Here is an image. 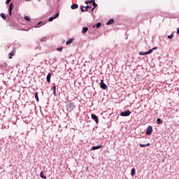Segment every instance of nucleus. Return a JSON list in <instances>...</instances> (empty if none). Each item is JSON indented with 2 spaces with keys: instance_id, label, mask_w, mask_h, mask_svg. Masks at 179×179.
I'll return each instance as SVG.
<instances>
[{
  "instance_id": "3",
  "label": "nucleus",
  "mask_w": 179,
  "mask_h": 179,
  "mask_svg": "<svg viewBox=\"0 0 179 179\" xmlns=\"http://www.w3.org/2000/svg\"><path fill=\"white\" fill-rule=\"evenodd\" d=\"M152 132H153V127L152 126H148V127L146 129L145 134L152 135Z\"/></svg>"
},
{
  "instance_id": "12",
  "label": "nucleus",
  "mask_w": 179,
  "mask_h": 179,
  "mask_svg": "<svg viewBox=\"0 0 179 179\" xmlns=\"http://www.w3.org/2000/svg\"><path fill=\"white\" fill-rule=\"evenodd\" d=\"M139 146L141 148H146L148 146H150V143H148L147 144H139Z\"/></svg>"
},
{
  "instance_id": "25",
  "label": "nucleus",
  "mask_w": 179,
  "mask_h": 179,
  "mask_svg": "<svg viewBox=\"0 0 179 179\" xmlns=\"http://www.w3.org/2000/svg\"><path fill=\"white\" fill-rule=\"evenodd\" d=\"M173 37H174V35H173V34L168 36V38H169L170 40H171V38H173Z\"/></svg>"
},
{
  "instance_id": "21",
  "label": "nucleus",
  "mask_w": 179,
  "mask_h": 179,
  "mask_svg": "<svg viewBox=\"0 0 179 179\" xmlns=\"http://www.w3.org/2000/svg\"><path fill=\"white\" fill-rule=\"evenodd\" d=\"M157 123L160 125L161 124H163V120H162V119L160 118H157Z\"/></svg>"
},
{
  "instance_id": "37",
  "label": "nucleus",
  "mask_w": 179,
  "mask_h": 179,
  "mask_svg": "<svg viewBox=\"0 0 179 179\" xmlns=\"http://www.w3.org/2000/svg\"><path fill=\"white\" fill-rule=\"evenodd\" d=\"M41 115H43V113H41Z\"/></svg>"
},
{
  "instance_id": "7",
  "label": "nucleus",
  "mask_w": 179,
  "mask_h": 179,
  "mask_svg": "<svg viewBox=\"0 0 179 179\" xmlns=\"http://www.w3.org/2000/svg\"><path fill=\"white\" fill-rule=\"evenodd\" d=\"M101 148H103V145H96V146L92 147L90 150H97L98 149H101Z\"/></svg>"
},
{
  "instance_id": "10",
  "label": "nucleus",
  "mask_w": 179,
  "mask_h": 179,
  "mask_svg": "<svg viewBox=\"0 0 179 179\" xmlns=\"http://www.w3.org/2000/svg\"><path fill=\"white\" fill-rule=\"evenodd\" d=\"M13 5V3H10V6H9V9H8V12H9V15L12 16V6Z\"/></svg>"
},
{
  "instance_id": "11",
  "label": "nucleus",
  "mask_w": 179,
  "mask_h": 179,
  "mask_svg": "<svg viewBox=\"0 0 179 179\" xmlns=\"http://www.w3.org/2000/svg\"><path fill=\"white\" fill-rule=\"evenodd\" d=\"M52 92H53L54 96H57V94H56L57 87H56L55 85H54V86L52 87Z\"/></svg>"
},
{
  "instance_id": "31",
  "label": "nucleus",
  "mask_w": 179,
  "mask_h": 179,
  "mask_svg": "<svg viewBox=\"0 0 179 179\" xmlns=\"http://www.w3.org/2000/svg\"><path fill=\"white\" fill-rule=\"evenodd\" d=\"M57 50V51H60L61 52V51H62V48H58Z\"/></svg>"
},
{
  "instance_id": "13",
  "label": "nucleus",
  "mask_w": 179,
  "mask_h": 179,
  "mask_svg": "<svg viewBox=\"0 0 179 179\" xmlns=\"http://www.w3.org/2000/svg\"><path fill=\"white\" fill-rule=\"evenodd\" d=\"M87 30H89V28H87V27H83V30H82L83 34H85L87 33Z\"/></svg>"
},
{
  "instance_id": "23",
  "label": "nucleus",
  "mask_w": 179,
  "mask_h": 179,
  "mask_svg": "<svg viewBox=\"0 0 179 179\" xmlns=\"http://www.w3.org/2000/svg\"><path fill=\"white\" fill-rule=\"evenodd\" d=\"M0 16L2 17V19H3V20H6V16L4 13H1Z\"/></svg>"
},
{
  "instance_id": "14",
  "label": "nucleus",
  "mask_w": 179,
  "mask_h": 179,
  "mask_svg": "<svg viewBox=\"0 0 179 179\" xmlns=\"http://www.w3.org/2000/svg\"><path fill=\"white\" fill-rule=\"evenodd\" d=\"M92 6H94V8L92 10V12H93L94 10V9H96V8H97V3H96V1H93L92 3Z\"/></svg>"
},
{
  "instance_id": "33",
  "label": "nucleus",
  "mask_w": 179,
  "mask_h": 179,
  "mask_svg": "<svg viewBox=\"0 0 179 179\" xmlns=\"http://www.w3.org/2000/svg\"><path fill=\"white\" fill-rule=\"evenodd\" d=\"M39 24H41V22H40L38 23V25H39Z\"/></svg>"
},
{
  "instance_id": "28",
  "label": "nucleus",
  "mask_w": 179,
  "mask_h": 179,
  "mask_svg": "<svg viewBox=\"0 0 179 179\" xmlns=\"http://www.w3.org/2000/svg\"><path fill=\"white\" fill-rule=\"evenodd\" d=\"M54 19H55V18H54V17H50L49 18V22H52V20H54Z\"/></svg>"
},
{
  "instance_id": "20",
  "label": "nucleus",
  "mask_w": 179,
  "mask_h": 179,
  "mask_svg": "<svg viewBox=\"0 0 179 179\" xmlns=\"http://www.w3.org/2000/svg\"><path fill=\"white\" fill-rule=\"evenodd\" d=\"M72 41H73V38L69 39V40L66 42V45H69V44H71Z\"/></svg>"
},
{
  "instance_id": "2",
  "label": "nucleus",
  "mask_w": 179,
  "mask_h": 179,
  "mask_svg": "<svg viewBox=\"0 0 179 179\" xmlns=\"http://www.w3.org/2000/svg\"><path fill=\"white\" fill-rule=\"evenodd\" d=\"M66 110L69 113H71V111H73L75 110V103H70L66 106Z\"/></svg>"
},
{
  "instance_id": "32",
  "label": "nucleus",
  "mask_w": 179,
  "mask_h": 179,
  "mask_svg": "<svg viewBox=\"0 0 179 179\" xmlns=\"http://www.w3.org/2000/svg\"><path fill=\"white\" fill-rule=\"evenodd\" d=\"M85 3H86L87 5H89V1H87L85 2Z\"/></svg>"
},
{
  "instance_id": "5",
  "label": "nucleus",
  "mask_w": 179,
  "mask_h": 179,
  "mask_svg": "<svg viewBox=\"0 0 179 179\" xmlns=\"http://www.w3.org/2000/svg\"><path fill=\"white\" fill-rule=\"evenodd\" d=\"M89 8H92V7L89 6V5H87V6H82L80 7L81 12H87V10H89Z\"/></svg>"
},
{
  "instance_id": "18",
  "label": "nucleus",
  "mask_w": 179,
  "mask_h": 179,
  "mask_svg": "<svg viewBox=\"0 0 179 179\" xmlns=\"http://www.w3.org/2000/svg\"><path fill=\"white\" fill-rule=\"evenodd\" d=\"M135 174H136L135 168H133L131 170V177H134V176H135Z\"/></svg>"
},
{
  "instance_id": "34",
  "label": "nucleus",
  "mask_w": 179,
  "mask_h": 179,
  "mask_svg": "<svg viewBox=\"0 0 179 179\" xmlns=\"http://www.w3.org/2000/svg\"><path fill=\"white\" fill-rule=\"evenodd\" d=\"M126 113H131V111H129V110H127V111H126Z\"/></svg>"
},
{
  "instance_id": "6",
  "label": "nucleus",
  "mask_w": 179,
  "mask_h": 179,
  "mask_svg": "<svg viewBox=\"0 0 179 179\" xmlns=\"http://www.w3.org/2000/svg\"><path fill=\"white\" fill-rule=\"evenodd\" d=\"M92 119L95 121L96 124H99V117L96 115L95 114H92L91 115Z\"/></svg>"
},
{
  "instance_id": "38",
  "label": "nucleus",
  "mask_w": 179,
  "mask_h": 179,
  "mask_svg": "<svg viewBox=\"0 0 179 179\" xmlns=\"http://www.w3.org/2000/svg\"><path fill=\"white\" fill-rule=\"evenodd\" d=\"M38 1H41V0H38Z\"/></svg>"
},
{
  "instance_id": "19",
  "label": "nucleus",
  "mask_w": 179,
  "mask_h": 179,
  "mask_svg": "<svg viewBox=\"0 0 179 179\" xmlns=\"http://www.w3.org/2000/svg\"><path fill=\"white\" fill-rule=\"evenodd\" d=\"M114 23V20L113 19H110L109 20V21L107 22L108 26H110V24H113Z\"/></svg>"
},
{
  "instance_id": "1",
  "label": "nucleus",
  "mask_w": 179,
  "mask_h": 179,
  "mask_svg": "<svg viewBox=\"0 0 179 179\" xmlns=\"http://www.w3.org/2000/svg\"><path fill=\"white\" fill-rule=\"evenodd\" d=\"M155 50H157V47H154L147 52H139V55H149V54H152Z\"/></svg>"
},
{
  "instance_id": "35",
  "label": "nucleus",
  "mask_w": 179,
  "mask_h": 179,
  "mask_svg": "<svg viewBox=\"0 0 179 179\" xmlns=\"http://www.w3.org/2000/svg\"><path fill=\"white\" fill-rule=\"evenodd\" d=\"M150 19H153V17H151Z\"/></svg>"
},
{
  "instance_id": "29",
  "label": "nucleus",
  "mask_w": 179,
  "mask_h": 179,
  "mask_svg": "<svg viewBox=\"0 0 179 179\" xmlns=\"http://www.w3.org/2000/svg\"><path fill=\"white\" fill-rule=\"evenodd\" d=\"M94 0H88V3H93Z\"/></svg>"
},
{
  "instance_id": "17",
  "label": "nucleus",
  "mask_w": 179,
  "mask_h": 179,
  "mask_svg": "<svg viewBox=\"0 0 179 179\" xmlns=\"http://www.w3.org/2000/svg\"><path fill=\"white\" fill-rule=\"evenodd\" d=\"M101 27V22H98L96 25H94L93 27V29H94V27H96V29H99Z\"/></svg>"
},
{
  "instance_id": "30",
  "label": "nucleus",
  "mask_w": 179,
  "mask_h": 179,
  "mask_svg": "<svg viewBox=\"0 0 179 179\" xmlns=\"http://www.w3.org/2000/svg\"><path fill=\"white\" fill-rule=\"evenodd\" d=\"M10 1H11V0H6V3L7 5L9 4V3L10 2Z\"/></svg>"
},
{
  "instance_id": "8",
  "label": "nucleus",
  "mask_w": 179,
  "mask_h": 179,
  "mask_svg": "<svg viewBox=\"0 0 179 179\" xmlns=\"http://www.w3.org/2000/svg\"><path fill=\"white\" fill-rule=\"evenodd\" d=\"M121 117H129L131 113H120Z\"/></svg>"
},
{
  "instance_id": "22",
  "label": "nucleus",
  "mask_w": 179,
  "mask_h": 179,
  "mask_svg": "<svg viewBox=\"0 0 179 179\" xmlns=\"http://www.w3.org/2000/svg\"><path fill=\"white\" fill-rule=\"evenodd\" d=\"M35 99L37 102L40 101V99H38V92L35 93Z\"/></svg>"
},
{
  "instance_id": "24",
  "label": "nucleus",
  "mask_w": 179,
  "mask_h": 179,
  "mask_svg": "<svg viewBox=\"0 0 179 179\" xmlns=\"http://www.w3.org/2000/svg\"><path fill=\"white\" fill-rule=\"evenodd\" d=\"M24 19L27 22H30L31 19L29 16H24Z\"/></svg>"
},
{
  "instance_id": "4",
  "label": "nucleus",
  "mask_w": 179,
  "mask_h": 179,
  "mask_svg": "<svg viewBox=\"0 0 179 179\" xmlns=\"http://www.w3.org/2000/svg\"><path fill=\"white\" fill-rule=\"evenodd\" d=\"M100 87L103 90H106V89H107V85L104 83V80H101Z\"/></svg>"
},
{
  "instance_id": "36",
  "label": "nucleus",
  "mask_w": 179,
  "mask_h": 179,
  "mask_svg": "<svg viewBox=\"0 0 179 179\" xmlns=\"http://www.w3.org/2000/svg\"><path fill=\"white\" fill-rule=\"evenodd\" d=\"M26 1H31V0H26Z\"/></svg>"
},
{
  "instance_id": "9",
  "label": "nucleus",
  "mask_w": 179,
  "mask_h": 179,
  "mask_svg": "<svg viewBox=\"0 0 179 179\" xmlns=\"http://www.w3.org/2000/svg\"><path fill=\"white\" fill-rule=\"evenodd\" d=\"M46 80H47L48 83L51 82V73H49L48 74V76L46 77Z\"/></svg>"
},
{
  "instance_id": "27",
  "label": "nucleus",
  "mask_w": 179,
  "mask_h": 179,
  "mask_svg": "<svg viewBox=\"0 0 179 179\" xmlns=\"http://www.w3.org/2000/svg\"><path fill=\"white\" fill-rule=\"evenodd\" d=\"M58 16H59V13H57L55 17H54V19H57V17H58Z\"/></svg>"
},
{
  "instance_id": "15",
  "label": "nucleus",
  "mask_w": 179,
  "mask_h": 179,
  "mask_svg": "<svg viewBox=\"0 0 179 179\" xmlns=\"http://www.w3.org/2000/svg\"><path fill=\"white\" fill-rule=\"evenodd\" d=\"M40 177L41 178L47 179V176H44V172L43 171L40 173Z\"/></svg>"
},
{
  "instance_id": "16",
  "label": "nucleus",
  "mask_w": 179,
  "mask_h": 179,
  "mask_svg": "<svg viewBox=\"0 0 179 179\" xmlns=\"http://www.w3.org/2000/svg\"><path fill=\"white\" fill-rule=\"evenodd\" d=\"M71 9H78V8H79V6H78V4L75 3V4H73L71 6Z\"/></svg>"
},
{
  "instance_id": "26",
  "label": "nucleus",
  "mask_w": 179,
  "mask_h": 179,
  "mask_svg": "<svg viewBox=\"0 0 179 179\" xmlns=\"http://www.w3.org/2000/svg\"><path fill=\"white\" fill-rule=\"evenodd\" d=\"M12 57H13V53L10 52V53H9V59H12Z\"/></svg>"
}]
</instances>
